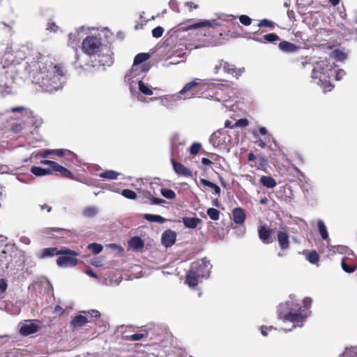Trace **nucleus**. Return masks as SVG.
<instances>
[{
    "label": "nucleus",
    "mask_w": 357,
    "mask_h": 357,
    "mask_svg": "<svg viewBox=\"0 0 357 357\" xmlns=\"http://www.w3.org/2000/svg\"><path fill=\"white\" fill-rule=\"evenodd\" d=\"M312 300L305 297L303 300V306H301L295 296L291 295L284 303H280L278 307V317L284 323H291V328H285V331H291L294 328L303 326L307 318L310 315L309 309Z\"/></svg>",
    "instance_id": "f257e3e1"
},
{
    "label": "nucleus",
    "mask_w": 357,
    "mask_h": 357,
    "mask_svg": "<svg viewBox=\"0 0 357 357\" xmlns=\"http://www.w3.org/2000/svg\"><path fill=\"white\" fill-rule=\"evenodd\" d=\"M36 72H32L33 83L38 85L44 91L52 93L63 87L66 81V72L63 67L52 62L37 63Z\"/></svg>",
    "instance_id": "f03ea898"
},
{
    "label": "nucleus",
    "mask_w": 357,
    "mask_h": 357,
    "mask_svg": "<svg viewBox=\"0 0 357 357\" xmlns=\"http://www.w3.org/2000/svg\"><path fill=\"white\" fill-rule=\"evenodd\" d=\"M83 52L89 56L98 57V62L103 66H109L113 63L111 50L102 42L101 33L89 36L82 42Z\"/></svg>",
    "instance_id": "7ed1b4c3"
},
{
    "label": "nucleus",
    "mask_w": 357,
    "mask_h": 357,
    "mask_svg": "<svg viewBox=\"0 0 357 357\" xmlns=\"http://www.w3.org/2000/svg\"><path fill=\"white\" fill-rule=\"evenodd\" d=\"M307 59L302 61L303 67L310 63ZM313 68L312 72V79L314 83L323 89V91L326 93L331 91L333 88L331 84V67L332 63L329 59L318 58L316 61H312Z\"/></svg>",
    "instance_id": "20e7f679"
},
{
    "label": "nucleus",
    "mask_w": 357,
    "mask_h": 357,
    "mask_svg": "<svg viewBox=\"0 0 357 357\" xmlns=\"http://www.w3.org/2000/svg\"><path fill=\"white\" fill-rule=\"evenodd\" d=\"M13 62L11 47L0 44V87L9 88L14 82L17 70Z\"/></svg>",
    "instance_id": "39448f33"
},
{
    "label": "nucleus",
    "mask_w": 357,
    "mask_h": 357,
    "mask_svg": "<svg viewBox=\"0 0 357 357\" xmlns=\"http://www.w3.org/2000/svg\"><path fill=\"white\" fill-rule=\"evenodd\" d=\"M212 83L211 79H201L195 78L192 82L187 83L178 93L165 95L159 98H150V100L152 101L158 99L160 100V105L165 107H169L173 106L175 102L181 100V95L185 94L191 89L197 88V91H205L209 89Z\"/></svg>",
    "instance_id": "423d86ee"
},
{
    "label": "nucleus",
    "mask_w": 357,
    "mask_h": 357,
    "mask_svg": "<svg viewBox=\"0 0 357 357\" xmlns=\"http://www.w3.org/2000/svg\"><path fill=\"white\" fill-rule=\"evenodd\" d=\"M212 266L209 260L204 257L191 264L190 268L186 275V283L190 287H195L204 278L209 276Z\"/></svg>",
    "instance_id": "0eeeda50"
},
{
    "label": "nucleus",
    "mask_w": 357,
    "mask_h": 357,
    "mask_svg": "<svg viewBox=\"0 0 357 357\" xmlns=\"http://www.w3.org/2000/svg\"><path fill=\"white\" fill-rule=\"evenodd\" d=\"M146 74H139L132 79H126L129 84V89L131 94L136 97L140 102H144L145 98L142 96H152L153 94V89L149 84L143 81Z\"/></svg>",
    "instance_id": "6e6552de"
},
{
    "label": "nucleus",
    "mask_w": 357,
    "mask_h": 357,
    "mask_svg": "<svg viewBox=\"0 0 357 357\" xmlns=\"http://www.w3.org/2000/svg\"><path fill=\"white\" fill-rule=\"evenodd\" d=\"M150 55L148 53H139L134 59L133 64L130 71L126 74V79H132L139 74H146L149 70V66L144 62Z\"/></svg>",
    "instance_id": "1a4fd4ad"
},
{
    "label": "nucleus",
    "mask_w": 357,
    "mask_h": 357,
    "mask_svg": "<svg viewBox=\"0 0 357 357\" xmlns=\"http://www.w3.org/2000/svg\"><path fill=\"white\" fill-rule=\"evenodd\" d=\"M82 312L84 313V315L79 314L75 317L71 321L70 325L73 328H80L84 326L86 323L91 321L92 317H98L100 314L96 310L83 311Z\"/></svg>",
    "instance_id": "9d476101"
},
{
    "label": "nucleus",
    "mask_w": 357,
    "mask_h": 357,
    "mask_svg": "<svg viewBox=\"0 0 357 357\" xmlns=\"http://www.w3.org/2000/svg\"><path fill=\"white\" fill-rule=\"evenodd\" d=\"M9 112L13 113H18L21 116L27 117L28 119L26 123L28 124L35 125L36 127H38L43 123V121L40 118L32 116V113L30 112V110L24 107L19 106L11 107L10 109L6 111V112Z\"/></svg>",
    "instance_id": "9b49d317"
},
{
    "label": "nucleus",
    "mask_w": 357,
    "mask_h": 357,
    "mask_svg": "<svg viewBox=\"0 0 357 357\" xmlns=\"http://www.w3.org/2000/svg\"><path fill=\"white\" fill-rule=\"evenodd\" d=\"M59 255H78L79 254L78 252L68 248H61L60 250H57L56 248H47L43 250L40 257L45 258Z\"/></svg>",
    "instance_id": "f8f14e48"
},
{
    "label": "nucleus",
    "mask_w": 357,
    "mask_h": 357,
    "mask_svg": "<svg viewBox=\"0 0 357 357\" xmlns=\"http://www.w3.org/2000/svg\"><path fill=\"white\" fill-rule=\"evenodd\" d=\"M234 75L235 69L233 65L228 63L222 59L218 60L213 66V72L214 74H219L221 72Z\"/></svg>",
    "instance_id": "ddd939ff"
},
{
    "label": "nucleus",
    "mask_w": 357,
    "mask_h": 357,
    "mask_svg": "<svg viewBox=\"0 0 357 357\" xmlns=\"http://www.w3.org/2000/svg\"><path fill=\"white\" fill-rule=\"evenodd\" d=\"M277 237L280 248L282 250H287L290 246V241L287 228L281 227L278 231Z\"/></svg>",
    "instance_id": "4468645a"
},
{
    "label": "nucleus",
    "mask_w": 357,
    "mask_h": 357,
    "mask_svg": "<svg viewBox=\"0 0 357 357\" xmlns=\"http://www.w3.org/2000/svg\"><path fill=\"white\" fill-rule=\"evenodd\" d=\"M56 259V264L63 268L73 267L77 265L78 260L70 255H61Z\"/></svg>",
    "instance_id": "2eb2a0df"
},
{
    "label": "nucleus",
    "mask_w": 357,
    "mask_h": 357,
    "mask_svg": "<svg viewBox=\"0 0 357 357\" xmlns=\"http://www.w3.org/2000/svg\"><path fill=\"white\" fill-rule=\"evenodd\" d=\"M20 333L22 335L27 336L38 331V326L31 321L22 323L19 325Z\"/></svg>",
    "instance_id": "dca6fc26"
},
{
    "label": "nucleus",
    "mask_w": 357,
    "mask_h": 357,
    "mask_svg": "<svg viewBox=\"0 0 357 357\" xmlns=\"http://www.w3.org/2000/svg\"><path fill=\"white\" fill-rule=\"evenodd\" d=\"M174 172L181 176L191 177L192 172L190 169L185 167L183 164L176 162L174 159L171 160Z\"/></svg>",
    "instance_id": "f3484780"
},
{
    "label": "nucleus",
    "mask_w": 357,
    "mask_h": 357,
    "mask_svg": "<svg viewBox=\"0 0 357 357\" xmlns=\"http://www.w3.org/2000/svg\"><path fill=\"white\" fill-rule=\"evenodd\" d=\"M176 239V233L171 229L165 231L161 237L162 243L166 247L169 248L172 246Z\"/></svg>",
    "instance_id": "a211bd4d"
},
{
    "label": "nucleus",
    "mask_w": 357,
    "mask_h": 357,
    "mask_svg": "<svg viewBox=\"0 0 357 357\" xmlns=\"http://www.w3.org/2000/svg\"><path fill=\"white\" fill-rule=\"evenodd\" d=\"M52 232H56L58 235L56 236V237H62L64 236H70L73 231L70 230H67L66 229L59 228V227H51V228H46L44 230L42 231V233L44 236H51L52 235Z\"/></svg>",
    "instance_id": "6ab92c4d"
},
{
    "label": "nucleus",
    "mask_w": 357,
    "mask_h": 357,
    "mask_svg": "<svg viewBox=\"0 0 357 357\" xmlns=\"http://www.w3.org/2000/svg\"><path fill=\"white\" fill-rule=\"evenodd\" d=\"M272 231L266 225H261L258 229V235L259 239L264 244H270L272 243V238L271 237Z\"/></svg>",
    "instance_id": "aec40b11"
},
{
    "label": "nucleus",
    "mask_w": 357,
    "mask_h": 357,
    "mask_svg": "<svg viewBox=\"0 0 357 357\" xmlns=\"http://www.w3.org/2000/svg\"><path fill=\"white\" fill-rule=\"evenodd\" d=\"M233 220L236 224H243L246 218V214L244 209L241 207H236L232 210Z\"/></svg>",
    "instance_id": "412c9836"
},
{
    "label": "nucleus",
    "mask_w": 357,
    "mask_h": 357,
    "mask_svg": "<svg viewBox=\"0 0 357 357\" xmlns=\"http://www.w3.org/2000/svg\"><path fill=\"white\" fill-rule=\"evenodd\" d=\"M331 56L337 61L344 62L349 55V51L344 48H337L332 51Z\"/></svg>",
    "instance_id": "4be33fe9"
},
{
    "label": "nucleus",
    "mask_w": 357,
    "mask_h": 357,
    "mask_svg": "<svg viewBox=\"0 0 357 357\" xmlns=\"http://www.w3.org/2000/svg\"><path fill=\"white\" fill-rule=\"evenodd\" d=\"M220 23H219L216 20H204L200 22L195 23L193 24H191L188 26V29H195L201 27H217L220 26Z\"/></svg>",
    "instance_id": "5701e85b"
},
{
    "label": "nucleus",
    "mask_w": 357,
    "mask_h": 357,
    "mask_svg": "<svg viewBox=\"0 0 357 357\" xmlns=\"http://www.w3.org/2000/svg\"><path fill=\"white\" fill-rule=\"evenodd\" d=\"M225 133L223 130H218L214 132L210 137L209 141L213 146H219L224 139L222 138V135Z\"/></svg>",
    "instance_id": "b1692460"
},
{
    "label": "nucleus",
    "mask_w": 357,
    "mask_h": 357,
    "mask_svg": "<svg viewBox=\"0 0 357 357\" xmlns=\"http://www.w3.org/2000/svg\"><path fill=\"white\" fill-rule=\"evenodd\" d=\"M84 29V27L82 26L77 30H76L73 33H70L68 34V45H70L72 47H75L77 45L78 42L79 40V33L80 31H83Z\"/></svg>",
    "instance_id": "393cba45"
},
{
    "label": "nucleus",
    "mask_w": 357,
    "mask_h": 357,
    "mask_svg": "<svg viewBox=\"0 0 357 357\" xmlns=\"http://www.w3.org/2000/svg\"><path fill=\"white\" fill-rule=\"evenodd\" d=\"M278 47L281 51L286 53L294 52L298 49L295 44L288 41L280 42Z\"/></svg>",
    "instance_id": "a878e982"
},
{
    "label": "nucleus",
    "mask_w": 357,
    "mask_h": 357,
    "mask_svg": "<svg viewBox=\"0 0 357 357\" xmlns=\"http://www.w3.org/2000/svg\"><path fill=\"white\" fill-rule=\"evenodd\" d=\"M182 222L185 227L195 229L197 227L198 223L201 222V220L198 218L184 217L182 219Z\"/></svg>",
    "instance_id": "bb28decb"
},
{
    "label": "nucleus",
    "mask_w": 357,
    "mask_h": 357,
    "mask_svg": "<svg viewBox=\"0 0 357 357\" xmlns=\"http://www.w3.org/2000/svg\"><path fill=\"white\" fill-rule=\"evenodd\" d=\"M31 172L36 176H43L52 174V169H45L36 166H33L31 168Z\"/></svg>",
    "instance_id": "cd10ccee"
},
{
    "label": "nucleus",
    "mask_w": 357,
    "mask_h": 357,
    "mask_svg": "<svg viewBox=\"0 0 357 357\" xmlns=\"http://www.w3.org/2000/svg\"><path fill=\"white\" fill-rule=\"evenodd\" d=\"M331 73V79L334 78L335 80L342 79V78L346 75L345 71L343 69L337 68L334 63H332Z\"/></svg>",
    "instance_id": "c85d7f7f"
},
{
    "label": "nucleus",
    "mask_w": 357,
    "mask_h": 357,
    "mask_svg": "<svg viewBox=\"0 0 357 357\" xmlns=\"http://www.w3.org/2000/svg\"><path fill=\"white\" fill-rule=\"evenodd\" d=\"M252 135L255 138L257 139L259 137V134L261 135L266 136V139L267 141H274V139L273 136L268 133L267 129L265 127H260L259 128V132H257L256 130H252Z\"/></svg>",
    "instance_id": "c756f323"
},
{
    "label": "nucleus",
    "mask_w": 357,
    "mask_h": 357,
    "mask_svg": "<svg viewBox=\"0 0 357 357\" xmlns=\"http://www.w3.org/2000/svg\"><path fill=\"white\" fill-rule=\"evenodd\" d=\"M128 243L132 248L136 250L142 248L144 245V241L138 236L131 238Z\"/></svg>",
    "instance_id": "7c9ffc66"
},
{
    "label": "nucleus",
    "mask_w": 357,
    "mask_h": 357,
    "mask_svg": "<svg viewBox=\"0 0 357 357\" xmlns=\"http://www.w3.org/2000/svg\"><path fill=\"white\" fill-rule=\"evenodd\" d=\"M260 182L264 186L268 188H273L277 185V183L273 178L267 176H262L260 178Z\"/></svg>",
    "instance_id": "2f4dec72"
},
{
    "label": "nucleus",
    "mask_w": 357,
    "mask_h": 357,
    "mask_svg": "<svg viewBox=\"0 0 357 357\" xmlns=\"http://www.w3.org/2000/svg\"><path fill=\"white\" fill-rule=\"evenodd\" d=\"M120 174L114 170H106L99 174V176L102 178L107 180H116L118 178V176Z\"/></svg>",
    "instance_id": "473e14b6"
},
{
    "label": "nucleus",
    "mask_w": 357,
    "mask_h": 357,
    "mask_svg": "<svg viewBox=\"0 0 357 357\" xmlns=\"http://www.w3.org/2000/svg\"><path fill=\"white\" fill-rule=\"evenodd\" d=\"M200 183L204 185V186H207L211 189H213L214 190V194L216 195H220V192H221V190H220V188L216 184L205 179V178H201L200 179Z\"/></svg>",
    "instance_id": "72a5a7b5"
},
{
    "label": "nucleus",
    "mask_w": 357,
    "mask_h": 357,
    "mask_svg": "<svg viewBox=\"0 0 357 357\" xmlns=\"http://www.w3.org/2000/svg\"><path fill=\"white\" fill-rule=\"evenodd\" d=\"M317 227L319 232L324 240L328 239V234L327 231V228L323 220H319L317 221Z\"/></svg>",
    "instance_id": "f704fd0d"
},
{
    "label": "nucleus",
    "mask_w": 357,
    "mask_h": 357,
    "mask_svg": "<svg viewBox=\"0 0 357 357\" xmlns=\"http://www.w3.org/2000/svg\"><path fill=\"white\" fill-rule=\"evenodd\" d=\"M144 218L151 222H159L163 223L165 222V219L159 215H153V214H144Z\"/></svg>",
    "instance_id": "c9c22d12"
},
{
    "label": "nucleus",
    "mask_w": 357,
    "mask_h": 357,
    "mask_svg": "<svg viewBox=\"0 0 357 357\" xmlns=\"http://www.w3.org/2000/svg\"><path fill=\"white\" fill-rule=\"evenodd\" d=\"M98 211L99 210L98 207L94 206H89L83 210L82 213L86 218H93L98 214Z\"/></svg>",
    "instance_id": "e433bc0d"
},
{
    "label": "nucleus",
    "mask_w": 357,
    "mask_h": 357,
    "mask_svg": "<svg viewBox=\"0 0 357 357\" xmlns=\"http://www.w3.org/2000/svg\"><path fill=\"white\" fill-rule=\"evenodd\" d=\"M333 252L335 253L337 252L340 254H344L348 256L354 255L353 251L349 249L348 247L344 245H337L333 247Z\"/></svg>",
    "instance_id": "4c0bfd02"
},
{
    "label": "nucleus",
    "mask_w": 357,
    "mask_h": 357,
    "mask_svg": "<svg viewBox=\"0 0 357 357\" xmlns=\"http://www.w3.org/2000/svg\"><path fill=\"white\" fill-rule=\"evenodd\" d=\"M54 172H59L61 173V174L66 178H73V174L68 170L67 169L66 167L60 165L59 164H56L54 169Z\"/></svg>",
    "instance_id": "58836bf2"
},
{
    "label": "nucleus",
    "mask_w": 357,
    "mask_h": 357,
    "mask_svg": "<svg viewBox=\"0 0 357 357\" xmlns=\"http://www.w3.org/2000/svg\"><path fill=\"white\" fill-rule=\"evenodd\" d=\"M148 337V333L145 331V333H139L132 334L130 335L126 336V340L129 341L136 342L142 340L144 338H146Z\"/></svg>",
    "instance_id": "ea45409f"
},
{
    "label": "nucleus",
    "mask_w": 357,
    "mask_h": 357,
    "mask_svg": "<svg viewBox=\"0 0 357 357\" xmlns=\"http://www.w3.org/2000/svg\"><path fill=\"white\" fill-rule=\"evenodd\" d=\"M263 38L266 42L273 43V44H275V43H277V42H278L280 40L279 36L274 33L266 34L263 36Z\"/></svg>",
    "instance_id": "a19ab883"
},
{
    "label": "nucleus",
    "mask_w": 357,
    "mask_h": 357,
    "mask_svg": "<svg viewBox=\"0 0 357 357\" xmlns=\"http://www.w3.org/2000/svg\"><path fill=\"white\" fill-rule=\"evenodd\" d=\"M144 196L148 199H149L150 201V203L153 205H159V204H161L162 203H165V200L164 199H160V198H156V197H154L152 196V195L149 192H146L144 195Z\"/></svg>",
    "instance_id": "79ce46f5"
},
{
    "label": "nucleus",
    "mask_w": 357,
    "mask_h": 357,
    "mask_svg": "<svg viewBox=\"0 0 357 357\" xmlns=\"http://www.w3.org/2000/svg\"><path fill=\"white\" fill-rule=\"evenodd\" d=\"M306 259L311 264H316L319 261V256L316 251H311Z\"/></svg>",
    "instance_id": "37998d69"
},
{
    "label": "nucleus",
    "mask_w": 357,
    "mask_h": 357,
    "mask_svg": "<svg viewBox=\"0 0 357 357\" xmlns=\"http://www.w3.org/2000/svg\"><path fill=\"white\" fill-rule=\"evenodd\" d=\"M160 192L167 199H172L176 197V193L171 189L162 188Z\"/></svg>",
    "instance_id": "c03bdc74"
},
{
    "label": "nucleus",
    "mask_w": 357,
    "mask_h": 357,
    "mask_svg": "<svg viewBox=\"0 0 357 357\" xmlns=\"http://www.w3.org/2000/svg\"><path fill=\"white\" fill-rule=\"evenodd\" d=\"M207 215L213 220H218L220 218V212L214 208H209L207 210Z\"/></svg>",
    "instance_id": "a18cd8bd"
},
{
    "label": "nucleus",
    "mask_w": 357,
    "mask_h": 357,
    "mask_svg": "<svg viewBox=\"0 0 357 357\" xmlns=\"http://www.w3.org/2000/svg\"><path fill=\"white\" fill-rule=\"evenodd\" d=\"M89 250H90L93 254H98L102 250V246L100 244L93 243L88 245Z\"/></svg>",
    "instance_id": "49530a36"
},
{
    "label": "nucleus",
    "mask_w": 357,
    "mask_h": 357,
    "mask_svg": "<svg viewBox=\"0 0 357 357\" xmlns=\"http://www.w3.org/2000/svg\"><path fill=\"white\" fill-rule=\"evenodd\" d=\"M342 357H357V346L353 347L349 350L346 349V351L342 354Z\"/></svg>",
    "instance_id": "de8ad7c7"
},
{
    "label": "nucleus",
    "mask_w": 357,
    "mask_h": 357,
    "mask_svg": "<svg viewBox=\"0 0 357 357\" xmlns=\"http://www.w3.org/2000/svg\"><path fill=\"white\" fill-rule=\"evenodd\" d=\"M341 266H342L343 271L348 273H354L356 270V268H357L356 266H349L348 264H347L344 259H343L342 260Z\"/></svg>",
    "instance_id": "09e8293b"
},
{
    "label": "nucleus",
    "mask_w": 357,
    "mask_h": 357,
    "mask_svg": "<svg viewBox=\"0 0 357 357\" xmlns=\"http://www.w3.org/2000/svg\"><path fill=\"white\" fill-rule=\"evenodd\" d=\"M121 195L124 197L130 199H135L137 197L136 193L133 190H131L129 189L123 190L121 192Z\"/></svg>",
    "instance_id": "8fccbe9b"
},
{
    "label": "nucleus",
    "mask_w": 357,
    "mask_h": 357,
    "mask_svg": "<svg viewBox=\"0 0 357 357\" xmlns=\"http://www.w3.org/2000/svg\"><path fill=\"white\" fill-rule=\"evenodd\" d=\"M201 148L202 145L200 143L195 142L190 146L189 151L190 154L195 155L199 153Z\"/></svg>",
    "instance_id": "3c124183"
},
{
    "label": "nucleus",
    "mask_w": 357,
    "mask_h": 357,
    "mask_svg": "<svg viewBox=\"0 0 357 357\" xmlns=\"http://www.w3.org/2000/svg\"><path fill=\"white\" fill-rule=\"evenodd\" d=\"M163 32H164V29L162 27L158 26L152 30V36H153V37H154L155 38H158L162 36Z\"/></svg>",
    "instance_id": "603ef678"
},
{
    "label": "nucleus",
    "mask_w": 357,
    "mask_h": 357,
    "mask_svg": "<svg viewBox=\"0 0 357 357\" xmlns=\"http://www.w3.org/2000/svg\"><path fill=\"white\" fill-rule=\"evenodd\" d=\"M26 123L24 122L15 123L12 126L11 130L15 133H20L24 129Z\"/></svg>",
    "instance_id": "864d4df0"
},
{
    "label": "nucleus",
    "mask_w": 357,
    "mask_h": 357,
    "mask_svg": "<svg viewBox=\"0 0 357 357\" xmlns=\"http://www.w3.org/2000/svg\"><path fill=\"white\" fill-rule=\"evenodd\" d=\"M239 20L241 24H243L245 26H249L251 24L252 20L251 18L245 15H242L239 17Z\"/></svg>",
    "instance_id": "5fc2aeb1"
},
{
    "label": "nucleus",
    "mask_w": 357,
    "mask_h": 357,
    "mask_svg": "<svg viewBox=\"0 0 357 357\" xmlns=\"http://www.w3.org/2000/svg\"><path fill=\"white\" fill-rule=\"evenodd\" d=\"M273 25V22L267 19L261 20L258 24L259 27H271Z\"/></svg>",
    "instance_id": "6e6d98bb"
},
{
    "label": "nucleus",
    "mask_w": 357,
    "mask_h": 357,
    "mask_svg": "<svg viewBox=\"0 0 357 357\" xmlns=\"http://www.w3.org/2000/svg\"><path fill=\"white\" fill-rule=\"evenodd\" d=\"M40 163L42 165H50V168L49 169H52V172H54V169L57 164V162H54V161H52V160H42L40 162Z\"/></svg>",
    "instance_id": "4d7b16f0"
},
{
    "label": "nucleus",
    "mask_w": 357,
    "mask_h": 357,
    "mask_svg": "<svg viewBox=\"0 0 357 357\" xmlns=\"http://www.w3.org/2000/svg\"><path fill=\"white\" fill-rule=\"evenodd\" d=\"M248 121L246 119H240L234 124L236 127H246L248 125Z\"/></svg>",
    "instance_id": "13d9d810"
},
{
    "label": "nucleus",
    "mask_w": 357,
    "mask_h": 357,
    "mask_svg": "<svg viewBox=\"0 0 357 357\" xmlns=\"http://www.w3.org/2000/svg\"><path fill=\"white\" fill-rule=\"evenodd\" d=\"M8 287L7 281L6 279H0V294H3L6 291Z\"/></svg>",
    "instance_id": "bf43d9fd"
},
{
    "label": "nucleus",
    "mask_w": 357,
    "mask_h": 357,
    "mask_svg": "<svg viewBox=\"0 0 357 357\" xmlns=\"http://www.w3.org/2000/svg\"><path fill=\"white\" fill-rule=\"evenodd\" d=\"M273 329H274V328L273 326L268 327L266 326H262L260 327L261 333L264 337H266L268 335V332Z\"/></svg>",
    "instance_id": "052dcab7"
},
{
    "label": "nucleus",
    "mask_w": 357,
    "mask_h": 357,
    "mask_svg": "<svg viewBox=\"0 0 357 357\" xmlns=\"http://www.w3.org/2000/svg\"><path fill=\"white\" fill-rule=\"evenodd\" d=\"M56 29H57V26H56V24L54 22H49L47 24V30H49L50 31L55 32L56 31Z\"/></svg>",
    "instance_id": "680f3d73"
},
{
    "label": "nucleus",
    "mask_w": 357,
    "mask_h": 357,
    "mask_svg": "<svg viewBox=\"0 0 357 357\" xmlns=\"http://www.w3.org/2000/svg\"><path fill=\"white\" fill-rule=\"evenodd\" d=\"M54 153V149H47L43 151V153L41 154V157L45 158H47L49 155Z\"/></svg>",
    "instance_id": "e2e57ef3"
},
{
    "label": "nucleus",
    "mask_w": 357,
    "mask_h": 357,
    "mask_svg": "<svg viewBox=\"0 0 357 357\" xmlns=\"http://www.w3.org/2000/svg\"><path fill=\"white\" fill-rule=\"evenodd\" d=\"M54 153L60 157L63 156L66 151L70 153V151H69L68 150H64V149H54Z\"/></svg>",
    "instance_id": "0e129e2a"
},
{
    "label": "nucleus",
    "mask_w": 357,
    "mask_h": 357,
    "mask_svg": "<svg viewBox=\"0 0 357 357\" xmlns=\"http://www.w3.org/2000/svg\"><path fill=\"white\" fill-rule=\"evenodd\" d=\"M86 273L88 275H89V276H91V277H92V278H98L97 274H96V273H94L91 268H89V269H87V270L86 271Z\"/></svg>",
    "instance_id": "69168bd1"
},
{
    "label": "nucleus",
    "mask_w": 357,
    "mask_h": 357,
    "mask_svg": "<svg viewBox=\"0 0 357 357\" xmlns=\"http://www.w3.org/2000/svg\"><path fill=\"white\" fill-rule=\"evenodd\" d=\"M256 143L257 144V145L261 147V149H264L266 146V144L264 141L261 140V139H258Z\"/></svg>",
    "instance_id": "338daca9"
},
{
    "label": "nucleus",
    "mask_w": 357,
    "mask_h": 357,
    "mask_svg": "<svg viewBox=\"0 0 357 357\" xmlns=\"http://www.w3.org/2000/svg\"><path fill=\"white\" fill-rule=\"evenodd\" d=\"M54 312L56 314H61L63 312V310L62 309V307L61 306L56 305L54 307Z\"/></svg>",
    "instance_id": "774afa93"
}]
</instances>
